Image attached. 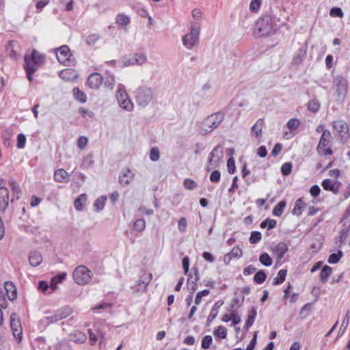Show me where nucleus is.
<instances>
[{"mask_svg": "<svg viewBox=\"0 0 350 350\" xmlns=\"http://www.w3.org/2000/svg\"><path fill=\"white\" fill-rule=\"evenodd\" d=\"M224 119V113L217 112L204 118L200 123L199 127L200 133L206 135L217 129Z\"/></svg>", "mask_w": 350, "mask_h": 350, "instance_id": "1", "label": "nucleus"}, {"mask_svg": "<svg viewBox=\"0 0 350 350\" xmlns=\"http://www.w3.org/2000/svg\"><path fill=\"white\" fill-rule=\"evenodd\" d=\"M135 101L142 108L146 107L153 99V92L151 88L141 85L134 92Z\"/></svg>", "mask_w": 350, "mask_h": 350, "instance_id": "2", "label": "nucleus"}, {"mask_svg": "<svg viewBox=\"0 0 350 350\" xmlns=\"http://www.w3.org/2000/svg\"><path fill=\"white\" fill-rule=\"evenodd\" d=\"M200 29L199 23H191L190 31L183 38V44L187 49H191L198 42Z\"/></svg>", "mask_w": 350, "mask_h": 350, "instance_id": "3", "label": "nucleus"}, {"mask_svg": "<svg viewBox=\"0 0 350 350\" xmlns=\"http://www.w3.org/2000/svg\"><path fill=\"white\" fill-rule=\"evenodd\" d=\"M116 99L119 106L124 111L131 112L134 109V104L129 98L123 84L119 83L117 86Z\"/></svg>", "mask_w": 350, "mask_h": 350, "instance_id": "4", "label": "nucleus"}, {"mask_svg": "<svg viewBox=\"0 0 350 350\" xmlns=\"http://www.w3.org/2000/svg\"><path fill=\"white\" fill-rule=\"evenodd\" d=\"M92 271L84 265L77 267L72 273L74 281L79 285L88 284L92 279Z\"/></svg>", "mask_w": 350, "mask_h": 350, "instance_id": "5", "label": "nucleus"}, {"mask_svg": "<svg viewBox=\"0 0 350 350\" xmlns=\"http://www.w3.org/2000/svg\"><path fill=\"white\" fill-rule=\"evenodd\" d=\"M332 135L330 132H324L321 134L317 152L320 156H329L333 154L331 146Z\"/></svg>", "mask_w": 350, "mask_h": 350, "instance_id": "6", "label": "nucleus"}, {"mask_svg": "<svg viewBox=\"0 0 350 350\" xmlns=\"http://www.w3.org/2000/svg\"><path fill=\"white\" fill-rule=\"evenodd\" d=\"M223 157L224 152L222 148L219 146L215 147L209 154L206 165L207 171H211L219 167L222 163Z\"/></svg>", "mask_w": 350, "mask_h": 350, "instance_id": "7", "label": "nucleus"}, {"mask_svg": "<svg viewBox=\"0 0 350 350\" xmlns=\"http://www.w3.org/2000/svg\"><path fill=\"white\" fill-rule=\"evenodd\" d=\"M256 29L262 36H271L275 32V28L269 17L258 19L256 23Z\"/></svg>", "mask_w": 350, "mask_h": 350, "instance_id": "8", "label": "nucleus"}, {"mask_svg": "<svg viewBox=\"0 0 350 350\" xmlns=\"http://www.w3.org/2000/svg\"><path fill=\"white\" fill-rule=\"evenodd\" d=\"M152 278V273L143 272L139 279L132 286L131 288L135 293H144L146 291L147 286L150 283Z\"/></svg>", "mask_w": 350, "mask_h": 350, "instance_id": "9", "label": "nucleus"}, {"mask_svg": "<svg viewBox=\"0 0 350 350\" xmlns=\"http://www.w3.org/2000/svg\"><path fill=\"white\" fill-rule=\"evenodd\" d=\"M333 85L336 89L338 99H343L348 92V80L342 76H336L334 79Z\"/></svg>", "mask_w": 350, "mask_h": 350, "instance_id": "10", "label": "nucleus"}, {"mask_svg": "<svg viewBox=\"0 0 350 350\" xmlns=\"http://www.w3.org/2000/svg\"><path fill=\"white\" fill-rule=\"evenodd\" d=\"M72 312V309L69 306H64L57 310L53 314L46 317L48 323L57 322L63 319L66 318Z\"/></svg>", "mask_w": 350, "mask_h": 350, "instance_id": "11", "label": "nucleus"}, {"mask_svg": "<svg viewBox=\"0 0 350 350\" xmlns=\"http://www.w3.org/2000/svg\"><path fill=\"white\" fill-rule=\"evenodd\" d=\"M56 57L59 63L69 66L70 63L71 53L67 45H63L56 51Z\"/></svg>", "mask_w": 350, "mask_h": 350, "instance_id": "12", "label": "nucleus"}, {"mask_svg": "<svg viewBox=\"0 0 350 350\" xmlns=\"http://www.w3.org/2000/svg\"><path fill=\"white\" fill-rule=\"evenodd\" d=\"M7 53L14 60L19 59L21 56V48L17 41H10L6 46Z\"/></svg>", "mask_w": 350, "mask_h": 350, "instance_id": "13", "label": "nucleus"}, {"mask_svg": "<svg viewBox=\"0 0 350 350\" xmlns=\"http://www.w3.org/2000/svg\"><path fill=\"white\" fill-rule=\"evenodd\" d=\"M265 122L262 119H258L251 128V137H254L257 144H260L262 141V129Z\"/></svg>", "mask_w": 350, "mask_h": 350, "instance_id": "14", "label": "nucleus"}, {"mask_svg": "<svg viewBox=\"0 0 350 350\" xmlns=\"http://www.w3.org/2000/svg\"><path fill=\"white\" fill-rule=\"evenodd\" d=\"M10 326L14 338L20 342L22 340V327L19 319L16 318L15 314L10 316Z\"/></svg>", "mask_w": 350, "mask_h": 350, "instance_id": "15", "label": "nucleus"}, {"mask_svg": "<svg viewBox=\"0 0 350 350\" xmlns=\"http://www.w3.org/2000/svg\"><path fill=\"white\" fill-rule=\"evenodd\" d=\"M334 129L338 132L342 138L348 137V126L346 122L343 120H336L333 122Z\"/></svg>", "mask_w": 350, "mask_h": 350, "instance_id": "16", "label": "nucleus"}, {"mask_svg": "<svg viewBox=\"0 0 350 350\" xmlns=\"http://www.w3.org/2000/svg\"><path fill=\"white\" fill-rule=\"evenodd\" d=\"M103 82V77L98 73L90 75L88 79L87 83L92 89L97 90Z\"/></svg>", "mask_w": 350, "mask_h": 350, "instance_id": "17", "label": "nucleus"}, {"mask_svg": "<svg viewBox=\"0 0 350 350\" xmlns=\"http://www.w3.org/2000/svg\"><path fill=\"white\" fill-rule=\"evenodd\" d=\"M216 93V89L213 88L209 83L204 84L201 89V96L205 100H211Z\"/></svg>", "mask_w": 350, "mask_h": 350, "instance_id": "18", "label": "nucleus"}, {"mask_svg": "<svg viewBox=\"0 0 350 350\" xmlns=\"http://www.w3.org/2000/svg\"><path fill=\"white\" fill-rule=\"evenodd\" d=\"M135 177V174L130 169H126L122 171L119 177L120 184L127 185L132 182Z\"/></svg>", "mask_w": 350, "mask_h": 350, "instance_id": "19", "label": "nucleus"}, {"mask_svg": "<svg viewBox=\"0 0 350 350\" xmlns=\"http://www.w3.org/2000/svg\"><path fill=\"white\" fill-rule=\"evenodd\" d=\"M288 247L285 243H279L273 248V252L276 256L277 260L280 261L284 256L285 254L288 252Z\"/></svg>", "mask_w": 350, "mask_h": 350, "instance_id": "20", "label": "nucleus"}, {"mask_svg": "<svg viewBox=\"0 0 350 350\" xmlns=\"http://www.w3.org/2000/svg\"><path fill=\"white\" fill-rule=\"evenodd\" d=\"M77 76V71L71 68L64 69L59 73V77L66 81H72L75 79Z\"/></svg>", "mask_w": 350, "mask_h": 350, "instance_id": "21", "label": "nucleus"}, {"mask_svg": "<svg viewBox=\"0 0 350 350\" xmlns=\"http://www.w3.org/2000/svg\"><path fill=\"white\" fill-rule=\"evenodd\" d=\"M4 288L8 299L11 301L14 300L17 297L15 285L11 282H5Z\"/></svg>", "mask_w": 350, "mask_h": 350, "instance_id": "22", "label": "nucleus"}, {"mask_svg": "<svg viewBox=\"0 0 350 350\" xmlns=\"http://www.w3.org/2000/svg\"><path fill=\"white\" fill-rule=\"evenodd\" d=\"M306 55V49L304 47L299 48L295 53L293 58V64L295 65L301 64L304 60Z\"/></svg>", "mask_w": 350, "mask_h": 350, "instance_id": "23", "label": "nucleus"}, {"mask_svg": "<svg viewBox=\"0 0 350 350\" xmlns=\"http://www.w3.org/2000/svg\"><path fill=\"white\" fill-rule=\"evenodd\" d=\"M54 179L58 183H67L69 181V175L64 169H59L55 172Z\"/></svg>", "mask_w": 350, "mask_h": 350, "instance_id": "24", "label": "nucleus"}, {"mask_svg": "<svg viewBox=\"0 0 350 350\" xmlns=\"http://www.w3.org/2000/svg\"><path fill=\"white\" fill-rule=\"evenodd\" d=\"M321 186L325 190L332 191L334 193H337L338 191L336 183L328 178L323 180Z\"/></svg>", "mask_w": 350, "mask_h": 350, "instance_id": "25", "label": "nucleus"}, {"mask_svg": "<svg viewBox=\"0 0 350 350\" xmlns=\"http://www.w3.org/2000/svg\"><path fill=\"white\" fill-rule=\"evenodd\" d=\"M29 260L31 266H38L42 261L41 254L36 251L31 252L29 256Z\"/></svg>", "mask_w": 350, "mask_h": 350, "instance_id": "26", "label": "nucleus"}, {"mask_svg": "<svg viewBox=\"0 0 350 350\" xmlns=\"http://www.w3.org/2000/svg\"><path fill=\"white\" fill-rule=\"evenodd\" d=\"M66 277V273H62L51 279L50 287L51 289V292H53L55 289L57 288V284L61 283Z\"/></svg>", "mask_w": 350, "mask_h": 350, "instance_id": "27", "label": "nucleus"}, {"mask_svg": "<svg viewBox=\"0 0 350 350\" xmlns=\"http://www.w3.org/2000/svg\"><path fill=\"white\" fill-rule=\"evenodd\" d=\"M9 202V192L8 189L4 187L0 189V206L6 207Z\"/></svg>", "mask_w": 350, "mask_h": 350, "instance_id": "28", "label": "nucleus"}, {"mask_svg": "<svg viewBox=\"0 0 350 350\" xmlns=\"http://www.w3.org/2000/svg\"><path fill=\"white\" fill-rule=\"evenodd\" d=\"M130 22V17L124 14H118L116 17V23L119 26L126 27Z\"/></svg>", "mask_w": 350, "mask_h": 350, "instance_id": "29", "label": "nucleus"}, {"mask_svg": "<svg viewBox=\"0 0 350 350\" xmlns=\"http://www.w3.org/2000/svg\"><path fill=\"white\" fill-rule=\"evenodd\" d=\"M133 64L135 65H143L147 62V56L144 53H135L131 56Z\"/></svg>", "mask_w": 350, "mask_h": 350, "instance_id": "30", "label": "nucleus"}, {"mask_svg": "<svg viewBox=\"0 0 350 350\" xmlns=\"http://www.w3.org/2000/svg\"><path fill=\"white\" fill-rule=\"evenodd\" d=\"M70 340L77 343H83L87 340L86 335L79 331H77L70 335Z\"/></svg>", "mask_w": 350, "mask_h": 350, "instance_id": "31", "label": "nucleus"}, {"mask_svg": "<svg viewBox=\"0 0 350 350\" xmlns=\"http://www.w3.org/2000/svg\"><path fill=\"white\" fill-rule=\"evenodd\" d=\"M264 0H251L249 5V10L252 13L257 14L260 10Z\"/></svg>", "mask_w": 350, "mask_h": 350, "instance_id": "32", "label": "nucleus"}, {"mask_svg": "<svg viewBox=\"0 0 350 350\" xmlns=\"http://www.w3.org/2000/svg\"><path fill=\"white\" fill-rule=\"evenodd\" d=\"M25 68L26 70L30 71H36L38 68V66L33 62V58L31 55L29 57L27 55L25 56Z\"/></svg>", "mask_w": 350, "mask_h": 350, "instance_id": "33", "label": "nucleus"}, {"mask_svg": "<svg viewBox=\"0 0 350 350\" xmlns=\"http://www.w3.org/2000/svg\"><path fill=\"white\" fill-rule=\"evenodd\" d=\"M107 198L105 196H101L98 198L94 202L93 207L96 211H100L103 209Z\"/></svg>", "mask_w": 350, "mask_h": 350, "instance_id": "34", "label": "nucleus"}, {"mask_svg": "<svg viewBox=\"0 0 350 350\" xmlns=\"http://www.w3.org/2000/svg\"><path fill=\"white\" fill-rule=\"evenodd\" d=\"M323 238L321 235H317L310 245V250L313 253H317L321 247Z\"/></svg>", "mask_w": 350, "mask_h": 350, "instance_id": "35", "label": "nucleus"}, {"mask_svg": "<svg viewBox=\"0 0 350 350\" xmlns=\"http://www.w3.org/2000/svg\"><path fill=\"white\" fill-rule=\"evenodd\" d=\"M213 334L218 339H225L227 337V329L222 325L217 327L214 331Z\"/></svg>", "mask_w": 350, "mask_h": 350, "instance_id": "36", "label": "nucleus"}, {"mask_svg": "<svg viewBox=\"0 0 350 350\" xmlns=\"http://www.w3.org/2000/svg\"><path fill=\"white\" fill-rule=\"evenodd\" d=\"M286 206V203L284 200H281L278 202V204L275 206L273 210V214L275 216L280 217L282 215L284 210Z\"/></svg>", "mask_w": 350, "mask_h": 350, "instance_id": "37", "label": "nucleus"}, {"mask_svg": "<svg viewBox=\"0 0 350 350\" xmlns=\"http://www.w3.org/2000/svg\"><path fill=\"white\" fill-rule=\"evenodd\" d=\"M332 273V268L327 265H325L321 272V280L322 282H325L328 278Z\"/></svg>", "mask_w": 350, "mask_h": 350, "instance_id": "38", "label": "nucleus"}, {"mask_svg": "<svg viewBox=\"0 0 350 350\" xmlns=\"http://www.w3.org/2000/svg\"><path fill=\"white\" fill-rule=\"evenodd\" d=\"M87 200V196L85 194H81L74 202L75 208L81 211Z\"/></svg>", "mask_w": 350, "mask_h": 350, "instance_id": "39", "label": "nucleus"}, {"mask_svg": "<svg viewBox=\"0 0 350 350\" xmlns=\"http://www.w3.org/2000/svg\"><path fill=\"white\" fill-rule=\"evenodd\" d=\"M286 269L280 270L276 278H274L273 284L278 285L283 283L286 279Z\"/></svg>", "mask_w": 350, "mask_h": 350, "instance_id": "40", "label": "nucleus"}, {"mask_svg": "<svg viewBox=\"0 0 350 350\" xmlns=\"http://www.w3.org/2000/svg\"><path fill=\"white\" fill-rule=\"evenodd\" d=\"M31 55V57L33 58V62L35 64H36V65L38 67L44 63V56L42 54L39 53L36 51H33Z\"/></svg>", "mask_w": 350, "mask_h": 350, "instance_id": "41", "label": "nucleus"}, {"mask_svg": "<svg viewBox=\"0 0 350 350\" xmlns=\"http://www.w3.org/2000/svg\"><path fill=\"white\" fill-rule=\"evenodd\" d=\"M260 262L266 267H269L272 265V258L267 253H263L259 256Z\"/></svg>", "mask_w": 350, "mask_h": 350, "instance_id": "42", "label": "nucleus"}, {"mask_svg": "<svg viewBox=\"0 0 350 350\" xmlns=\"http://www.w3.org/2000/svg\"><path fill=\"white\" fill-rule=\"evenodd\" d=\"M305 206V203L301 199H298L296 202L294 208L293 209V213L296 215H300L302 211V208Z\"/></svg>", "mask_w": 350, "mask_h": 350, "instance_id": "43", "label": "nucleus"}, {"mask_svg": "<svg viewBox=\"0 0 350 350\" xmlns=\"http://www.w3.org/2000/svg\"><path fill=\"white\" fill-rule=\"evenodd\" d=\"M266 278H267L266 273L265 272V271L260 270L255 274V275L254 277V281L256 284H262L265 281Z\"/></svg>", "mask_w": 350, "mask_h": 350, "instance_id": "44", "label": "nucleus"}, {"mask_svg": "<svg viewBox=\"0 0 350 350\" xmlns=\"http://www.w3.org/2000/svg\"><path fill=\"white\" fill-rule=\"evenodd\" d=\"M343 253L342 251L339 250L337 253L332 254L327 260V262L330 264L337 263L340 258L342 257Z\"/></svg>", "mask_w": 350, "mask_h": 350, "instance_id": "45", "label": "nucleus"}, {"mask_svg": "<svg viewBox=\"0 0 350 350\" xmlns=\"http://www.w3.org/2000/svg\"><path fill=\"white\" fill-rule=\"evenodd\" d=\"M257 315L256 310L254 308H252V311L250 312V314L248 316L247 319L245 322V327L246 329H249L254 323L256 317Z\"/></svg>", "mask_w": 350, "mask_h": 350, "instance_id": "46", "label": "nucleus"}, {"mask_svg": "<svg viewBox=\"0 0 350 350\" xmlns=\"http://www.w3.org/2000/svg\"><path fill=\"white\" fill-rule=\"evenodd\" d=\"M146 228V221L143 219H137L133 224V229L137 232H142Z\"/></svg>", "mask_w": 350, "mask_h": 350, "instance_id": "47", "label": "nucleus"}, {"mask_svg": "<svg viewBox=\"0 0 350 350\" xmlns=\"http://www.w3.org/2000/svg\"><path fill=\"white\" fill-rule=\"evenodd\" d=\"M210 294V291L207 289H204L203 291H201L198 292L196 294V299H195V304L196 305H199L202 302V299L203 297L208 296Z\"/></svg>", "mask_w": 350, "mask_h": 350, "instance_id": "48", "label": "nucleus"}, {"mask_svg": "<svg viewBox=\"0 0 350 350\" xmlns=\"http://www.w3.org/2000/svg\"><path fill=\"white\" fill-rule=\"evenodd\" d=\"M100 39V36L98 33H92L89 35L86 38V43L89 46L94 45Z\"/></svg>", "mask_w": 350, "mask_h": 350, "instance_id": "49", "label": "nucleus"}, {"mask_svg": "<svg viewBox=\"0 0 350 350\" xmlns=\"http://www.w3.org/2000/svg\"><path fill=\"white\" fill-rule=\"evenodd\" d=\"M73 93L75 98L81 103L86 102V95L78 88H74Z\"/></svg>", "mask_w": 350, "mask_h": 350, "instance_id": "50", "label": "nucleus"}, {"mask_svg": "<svg viewBox=\"0 0 350 350\" xmlns=\"http://www.w3.org/2000/svg\"><path fill=\"white\" fill-rule=\"evenodd\" d=\"M320 107V103L317 100H312L309 101L308 105V109L309 111L315 113L319 111Z\"/></svg>", "mask_w": 350, "mask_h": 350, "instance_id": "51", "label": "nucleus"}, {"mask_svg": "<svg viewBox=\"0 0 350 350\" xmlns=\"http://www.w3.org/2000/svg\"><path fill=\"white\" fill-rule=\"evenodd\" d=\"M150 159L152 161H157L160 159V152L158 148H152L150 152Z\"/></svg>", "mask_w": 350, "mask_h": 350, "instance_id": "52", "label": "nucleus"}, {"mask_svg": "<svg viewBox=\"0 0 350 350\" xmlns=\"http://www.w3.org/2000/svg\"><path fill=\"white\" fill-rule=\"evenodd\" d=\"M26 144V137L24 134L20 133L17 135L16 147L19 149L25 148Z\"/></svg>", "mask_w": 350, "mask_h": 350, "instance_id": "53", "label": "nucleus"}, {"mask_svg": "<svg viewBox=\"0 0 350 350\" xmlns=\"http://www.w3.org/2000/svg\"><path fill=\"white\" fill-rule=\"evenodd\" d=\"M213 341L212 336L210 335L205 336L202 340L201 343V347L203 349H208Z\"/></svg>", "mask_w": 350, "mask_h": 350, "instance_id": "54", "label": "nucleus"}, {"mask_svg": "<svg viewBox=\"0 0 350 350\" xmlns=\"http://www.w3.org/2000/svg\"><path fill=\"white\" fill-rule=\"evenodd\" d=\"M275 226H276V221L274 219H265L260 224V226L262 228H268V229L274 228L275 227Z\"/></svg>", "mask_w": 350, "mask_h": 350, "instance_id": "55", "label": "nucleus"}, {"mask_svg": "<svg viewBox=\"0 0 350 350\" xmlns=\"http://www.w3.org/2000/svg\"><path fill=\"white\" fill-rule=\"evenodd\" d=\"M300 125V121L297 118H292L289 120L287 122V127L290 130H295Z\"/></svg>", "mask_w": 350, "mask_h": 350, "instance_id": "56", "label": "nucleus"}, {"mask_svg": "<svg viewBox=\"0 0 350 350\" xmlns=\"http://www.w3.org/2000/svg\"><path fill=\"white\" fill-rule=\"evenodd\" d=\"M262 238L261 233L258 231H254L251 233V236L250 237V242L252 243H258Z\"/></svg>", "mask_w": 350, "mask_h": 350, "instance_id": "57", "label": "nucleus"}, {"mask_svg": "<svg viewBox=\"0 0 350 350\" xmlns=\"http://www.w3.org/2000/svg\"><path fill=\"white\" fill-rule=\"evenodd\" d=\"M292 164L291 163H284L281 167V172L284 176H288L291 173Z\"/></svg>", "mask_w": 350, "mask_h": 350, "instance_id": "58", "label": "nucleus"}, {"mask_svg": "<svg viewBox=\"0 0 350 350\" xmlns=\"http://www.w3.org/2000/svg\"><path fill=\"white\" fill-rule=\"evenodd\" d=\"M187 227V221L185 217H181L178 223V229L179 232H184Z\"/></svg>", "mask_w": 350, "mask_h": 350, "instance_id": "59", "label": "nucleus"}, {"mask_svg": "<svg viewBox=\"0 0 350 350\" xmlns=\"http://www.w3.org/2000/svg\"><path fill=\"white\" fill-rule=\"evenodd\" d=\"M39 289L45 293H51V289L50 286L48 285V283L44 281H41L39 283Z\"/></svg>", "mask_w": 350, "mask_h": 350, "instance_id": "60", "label": "nucleus"}, {"mask_svg": "<svg viewBox=\"0 0 350 350\" xmlns=\"http://www.w3.org/2000/svg\"><path fill=\"white\" fill-rule=\"evenodd\" d=\"M88 142V139L86 137L81 136L77 140V146L79 149L83 150L86 147Z\"/></svg>", "mask_w": 350, "mask_h": 350, "instance_id": "61", "label": "nucleus"}, {"mask_svg": "<svg viewBox=\"0 0 350 350\" xmlns=\"http://www.w3.org/2000/svg\"><path fill=\"white\" fill-rule=\"evenodd\" d=\"M184 186L188 190H193L197 187V183L191 179H186L184 181Z\"/></svg>", "mask_w": 350, "mask_h": 350, "instance_id": "62", "label": "nucleus"}, {"mask_svg": "<svg viewBox=\"0 0 350 350\" xmlns=\"http://www.w3.org/2000/svg\"><path fill=\"white\" fill-rule=\"evenodd\" d=\"M232 258H240L242 256L243 252L239 247H234L232 249L231 252H229Z\"/></svg>", "mask_w": 350, "mask_h": 350, "instance_id": "63", "label": "nucleus"}, {"mask_svg": "<svg viewBox=\"0 0 350 350\" xmlns=\"http://www.w3.org/2000/svg\"><path fill=\"white\" fill-rule=\"evenodd\" d=\"M329 14L333 17L342 18L343 16V12L339 8H333L331 9Z\"/></svg>", "mask_w": 350, "mask_h": 350, "instance_id": "64", "label": "nucleus"}]
</instances>
